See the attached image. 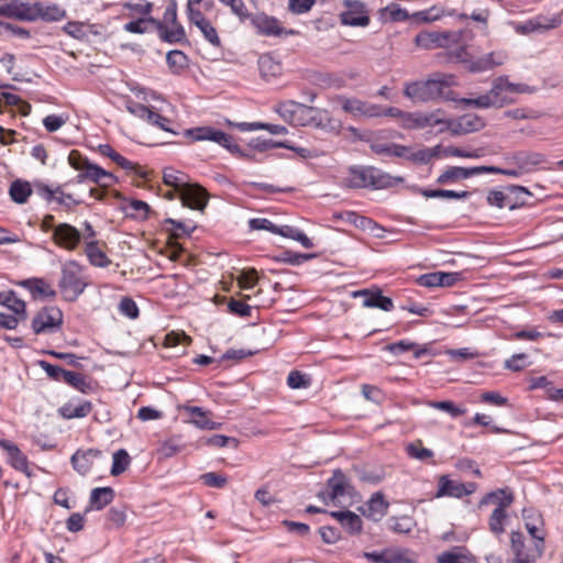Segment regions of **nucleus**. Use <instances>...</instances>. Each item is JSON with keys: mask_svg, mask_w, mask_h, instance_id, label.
Wrapping results in <instances>:
<instances>
[{"mask_svg": "<svg viewBox=\"0 0 563 563\" xmlns=\"http://www.w3.org/2000/svg\"><path fill=\"white\" fill-rule=\"evenodd\" d=\"M86 27L87 24L84 22L70 21L63 26V31L74 38L84 40L88 35Z\"/></svg>", "mask_w": 563, "mask_h": 563, "instance_id": "nucleus-53", "label": "nucleus"}, {"mask_svg": "<svg viewBox=\"0 0 563 563\" xmlns=\"http://www.w3.org/2000/svg\"><path fill=\"white\" fill-rule=\"evenodd\" d=\"M22 287L26 288L34 298H55L56 291L43 278H30L21 282Z\"/></svg>", "mask_w": 563, "mask_h": 563, "instance_id": "nucleus-29", "label": "nucleus"}, {"mask_svg": "<svg viewBox=\"0 0 563 563\" xmlns=\"http://www.w3.org/2000/svg\"><path fill=\"white\" fill-rule=\"evenodd\" d=\"M220 2L230 7L232 13L239 16L241 21L251 18L243 0H220Z\"/></svg>", "mask_w": 563, "mask_h": 563, "instance_id": "nucleus-60", "label": "nucleus"}, {"mask_svg": "<svg viewBox=\"0 0 563 563\" xmlns=\"http://www.w3.org/2000/svg\"><path fill=\"white\" fill-rule=\"evenodd\" d=\"M277 112L289 123L302 126H320L328 114L327 111L319 108L309 107L292 100L279 102Z\"/></svg>", "mask_w": 563, "mask_h": 563, "instance_id": "nucleus-3", "label": "nucleus"}, {"mask_svg": "<svg viewBox=\"0 0 563 563\" xmlns=\"http://www.w3.org/2000/svg\"><path fill=\"white\" fill-rule=\"evenodd\" d=\"M124 7L129 9L133 14L140 15L139 18H152L151 12L153 10V4L148 1H132L128 2Z\"/></svg>", "mask_w": 563, "mask_h": 563, "instance_id": "nucleus-52", "label": "nucleus"}, {"mask_svg": "<svg viewBox=\"0 0 563 563\" xmlns=\"http://www.w3.org/2000/svg\"><path fill=\"white\" fill-rule=\"evenodd\" d=\"M450 33L424 32L416 36V43L423 48L446 47L451 42Z\"/></svg>", "mask_w": 563, "mask_h": 563, "instance_id": "nucleus-26", "label": "nucleus"}, {"mask_svg": "<svg viewBox=\"0 0 563 563\" xmlns=\"http://www.w3.org/2000/svg\"><path fill=\"white\" fill-rule=\"evenodd\" d=\"M507 504L508 501L499 505V508H494L488 518L489 531L495 536H500L505 532V526L508 520Z\"/></svg>", "mask_w": 563, "mask_h": 563, "instance_id": "nucleus-34", "label": "nucleus"}, {"mask_svg": "<svg viewBox=\"0 0 563 563\" xmlns=\"http://www.w3.org/2000/svg\"><path fill=\"white\" fill-rule=\"evenodd\" d=\"M258 67L263 77H275L280 70L282 66L271 55H263L258 59Z\"/></svg>", "mask_w": 563, "mask_h": 563, "instance_id": "nucleus-40", "label": "nucleus"}, {"mask_svg": "<svg viewBox=\"0 0 563 563\" xmlns=\"http://www.w3.org/2000/svg\"><path fill=\"white\" fill-rule=\"evenodd\" d=\"M53 240L58 246L73 251L78 246L81 234L75 227L60 223L54 228Z\"/></svg>", "mask_w": 563, "mask_h": 563, "instance_id": "nucleus-16", "label": "nucleus"}, {"mask_svg": "<svg viewBox=\"0 0 563 563\" xmlns=\"http://www.w3.org/2000/svg\"><path fill=\"white\" fill-rule=\"evenodd\" d=\"M345 10L340 13L341 23L349 26H367L369 15L365 4L360 0H343Z\"/></svg>", "mask_w": 563, "mask_h": 563, "instance_id": "nucleus-10", "label": "nucleus"}, {"mask_svg": "<svg viewBox=\"0 0 563 563\" xmlns=\"http://www.w3.org/2000/svg\"><path fill=\"white\" fill-rule=\"evenodd\" d=\"M484 174L483 166L476 167H459L452 166L445 169L437 179V183L440 185H449L454 184L461 179H466L474 175Z\"/></svg>", "mask_w": 563, "mask_h": 563, "instance_id": "nucleus-20", "label": "nucleus"}, {"mask_svg": "<svg viewBox=\"0 0 563 563\" xmlns=\"http://www.w3.org/2000/svg\"><path fill=\"white\" fill-rule=\"evenodd\" d=\"M163 180L165 185L173 187L179 194L188 183V176L173 167H167L163 172Z\"/></svg>", "mask_w": 563, "mask_h": 563, "instance_id": "nucleus-36", "label": "nucleus"}, {"mask_svg": "<svg viewBox=\"0 0 563 563\" xmlns=\"http://www.w3.org/2000/svg\"><path fill=\"white\" fill-rule=\"evenodd\" d=\"M91 402L84 400L77 404L74 401H69L62 406L58 412L65 419H74L87 417L91 412Z\"/></svg>", "mask_w": 563, "mask_h": 563, "instance_id": "nucleus-33", "label": "nucleus"}, {"mask_svg": "<svg viewBox=\"0 0 563 563\" xmlns=\"http://www.w3.org/2000/svg\"><path fill=\"white\" fill-rule=\"evenodd\" d=\"M151 26L162 29L163 23L154 18H137L124 24L123 29L130 33L144 34L151 30Z\"/></svg>", "mask_w": 563, "mask_h": 563, "instance_id": "nucleus-35", "label": "nucleus"}, {"mask_svg": "<svg viewBox=\"0 0 563 563\" xmlns=\"http://www.w3.org/2000/svg\"><path fill=\"white\" fill-rule=\"evenodd\" d=\"M380 15L384 21H406L409 18L408 12L400 8L396 3H391L390 5L380 10Z\"/></svg>", "mask_w": 563, "mask_h": 563, "instance_id": "nucleus-46", "label": "nucleus"}, {"mask_svg": "<svg viewBox=\"0 0 563 563\" xmlns=\"http://www.w3.org/2000/svg\"><path fill=\"white\" fill-rule=\"evenodd\" d=\"M159 32L161 38L167 43H178L185 38V30L180 24L172 25L170 29H167L163 24L162 29H156Z\"/></svg>", "mask_w": 563, "mask_h": 563, "instance_id": "nucleus-44", "label": "nucleus"}, {"mask_svg": "<svg viewBox=\"0 0 563 563\" xmlns=\"http://www.w3.org/2000/svg\"><path fill=\"white\" fill-rule=\"evenodd\" d=\"M440 146L426 147L413 151L410 148L409 159L419 164H428L432 158L438 156Z\"/></svg>", "mask_w": 563, "mask_h": 563, "instance_id": "nucleus-45", "label": "nucleus"}, {"mask_svg": "<svg viewBox=\"0 0 563 563\" xmlns=\"http://www.w3.org/2000/svg\"><path fill=\"white\" fill-rule=\"evenodd\" d=\"M400 177H393L378 168L367 167H351L345 183L351 188H367L374 189L388 188L401 181Z\"/></svg>", "mask_w": 563, "mask_h": 563, "instance_id": "nucleus-2", "label": "nucleus"}, {"mask_svg": "<svg viewBox=\"0 0 563 563\" xmlns=\"http://www.w3.org/2000/svg\"><path fill=\"white\" fill-rule=\"evenodd\" d=\"M515 164L522 168L525 173L531 172L536 166L547 161L545 155L538 152H517L512 157Z\"/></svg>", "mask_w": 563, "mask_h": 563, "instance_id": "nucleus-31", "label": "nucleus"}, {"mask_svg": "<svg viewBox=\"0 0 563 563\" xmlns=\"http://www.w3.org/2000/svg\"><path fill=\"white\" fill-rule=\"evenodd\" d=\"M32 3L22 0H0V15L30 21Z\"/></svg>", "mask_w": 563, "mask_h": 563, "instance_id": "nucleus-18", "label": "nucleus"}, {"mask_svg": "<svg viewBox=\"0 0 563 563\" xmlns=\"http://www.w3.org/2000/svg\"><path fill=\"white\" fill-rule=\"evenodd\" d=\"M191 422L200 429H214V423L209 420L207 413L200 407H189Z\"/></svg>", "mask_w": 563, "mask_h": 563, "instance_id": "nucleus-47", "label": "nucleus"}, {"mask_svg": "<svg viewBox=\"0 0 563 563\" xmlns=\"http://www.w3.org/2000/svg\"><path fill=\"white\" fill-rule=\"evenodd\" d=\"M522 516L525 519V526L532 539V545L530 548H538L540 552H544V540L545 532L543 529V520L541 516L533 510H523Z\"/></svg>", "mask_w": 563, "mask_h": 563, "instance_id": "nucleus-12", "label": "nucleus"}, {"mask_svg": "<svg viewBox=\"0 0 563 563\" xmlns=\"http://www.w3.org/2000/svg\"><path fill=\"white\" fill-rule=\"evenodd\" d=\"M328 488L329 493L325 495L323 493H319V497L325 500L328 497L330 500H335L340 497L350 494L351 486L341 470H335L333 475L328 479Z\"/></svg>", "mask_w": 563, "mask_h": 563, "instance_id": "nucleus-17", "label": "nucleus"}, {"mask_svg": "<svg viewBox=\"0 0 563 563\" xmlns=\"http://www.w3.org/2000/svg\"><path fill=\"white\" fill-rule=\"evenodd\" d=\"M63 323V312L55 306L44 307L32 320V329L36 334L54 332Z\"/></svg>", "mask_w": 563, "mask_h": 563, "instance_id": "nucleus-7", "label": "nucleus"}, {"mask_svg": "<svg viewBox=\"0 0 563 563\" xmlns=\"http://www.w3.org/2000/svg\"><path fill=\"white\" fill-rule=\"evenodd\" d=\"M89 262L93 266L98 267H107L110 264L109 258L107 255L99 249L98 243L96 241H89L86 244L85 250Z\"/></svg>", "mask_w": 563, "mask_h": 563, "instance_id": "nucleus-38", "label": "nucleus"}, {"mask_svg": "<svg viewBox=\"0 0 563 563\" xmlns=\"http://www.w3.org/2000/svg\"><path fill=\"white\" fill-rule=\"evenodd\" d=\"M202 33L206 41H208L212 46L220 47L221 40L218 35L216 27L211 24L209 20L203 22L201 25L197 26Z\"/></svg>", "mask_w": 563, "mask_h": 563, "instance_id": "nucleus-55", "label": "nucleus"}, {"mask_svg": "<svg viewBox=\"0 0 563 563\" xmlns=\"http://www.w3.org/2000/svg\"><path fill=\"white\" fill-rule=\"evenodd\" d=\"M455 85L454 75L435 73L426 80L407 82L404 95L413 103H427L439 99L455 100V93L450 89Z\"/></svg>", "mask_w": 563, "mask_h": 563, "instance_id": "nucleus-1", "label": "nucleus"}, {"mask_svg": "<svg viewBox=\"0 0 563 563\" xmlns=\"http://www.w3.org/2000/svg\"><path fill=\"white\" fill-rule=\"evenodd\" d=\"M388 507L384 494L376 492L362 508V514L373 521H379L387 514Z\"/></svg>", "mask_w": 563, "mask_h": 563, "instance_id": "nucleus-21", "label": "nucleus"}, {"mask_svg": "<svg viewBox=\"0 0 563 563\" xmlns=\"http://www.w3.org/2000/svg\"><path fill=\"white\" fill-rule=\"evenodd\" d=\"M179 197L184 206L196 210H203L208 203L207 191L196 184L187 183L179 192Z\"/></svg>", "mask_w": 563, "mask_h": 563, "instance_id": "nucleus-14", "label": "nucleus"}, {"mask_svg": "<svg viewBox=\"0 0 563 563\" xmlns=\"http://www.w3.org/2000/svg\"><path fill=\"white\" fill-rule=\"evenodd\" d=\"M36 188L40 196L47 202L55 201L68 210L81 203V200H77L73 195L66 194L62 186H57L55 189H52L47 185L40 184Z\"/></svg>", "mask_w": 563, "mask_h": 563, "instance_id": "nucleus-15", "label": "nucleus"}, {"mask_svg": "<svg viewBox=\"0 0 563 563\" xmlns=\"http://www.w3.org/2000/svg\"><path fill=\"white\" fill-rule=\"evenodd\" d=\"M450 58L456 63L464 64L465 67L470 66L473 56L468 53L465 46H459L450 51Z\"/></svg>", "mask_w": 563, "mask_h": 563, "instance_id": "nucleus-64", "label": "nucleus"}, {"mask_svg": "<svg viewBox=\"0 0 563 563\" xmlns=\"http://www.w3.org/2000/svg\"><path fill=\"white\" fill-rule=\"evenodd\" d=\"M438 563H476L475 558L465 547H454L437 556Z\"/></svg>", "mask_w": 563, "mask_h": 563, "instance_id": "nucleus-28", "label": "nucleus"}, {"mask_svg": "<svg viewBox=\"0 0 563 563\" xmlns=\"http://www.w3.org/2000/svg\"><path fill=\"white\" fill-rule=\"evenodd\" d=\"M329 515L338 520L349 533L356 534L362 531L363 525L358 515L350 510L330 511Z\"/></svg>", "mask_w": 563, "mask_h": 563, "instance_id": "nucleus-27", "label": "nucleus"}, {"mask_svg": "<svg viewBox=\"0 0 563 563\" xmlns=\"http://www.w3.org/2000/svg\"><path fill=\"white\" fill-rule=\"evenodd\" d=\"M515 497L510 489L508 488H498L496 490H493L490 493L485 494L482 499L479 500L478 507L487 506V505H494L495 508H499L501 504L507 503V509L511 506L514 503Z\"/></svg>", "mask_w": 563, "mask_h": 563, "instance_id": "nucleus-30", "label": "nucleus"}, {"mask_svg": "<svg viewBox=\"0 0 563 563\" xmlns=\"http://www.w3.org/2000/svg\"><path fill=\"white\" fill-rule=\"evenodd\" d=\"M64 383L81 393H88L91 389V384L86 379V376L77 372L68 371L64 378Z\"/></svg>", "mask_w": 563, "mask_h": 563, "instance_id": "nucleus-42", "label": "nucleus"}, {"mask_svg": "<svg viewBox=\"0 0 563 563\" xmlns=\"http://www.w3.org/2000/svg\"><path fill=\"white\" fill-rule=\"evenodd\" d=\"M342 109L355 118L382 117V107L356 98L342 100Z\"/></svg>", "mask_w": 563, "mask_h": 563, "instance_id": "nucleus-13", "label": "nucleus"}, {"mask_svg": "<svg viewBox=\"0 0 563 563\" xmlns=\"http://www.w3.org/2000/svg\"><path fill=\"white\" fill-rule=\"evenodd\" d=\"M507 91L505 87V77H498L494 80L492 89L486 93L490 100L495 101V107H504L507 103H510L511 100H508L503 92Z\"/></svg>", "mask_w": 563, "mask_h": 563, "instance_id": "nucleus-39", "label": "nucleus"}, {"mask_svg": "<svg viewBox=\"0 0 563 563\" xmlns=\"http://www.w3.org/2000/svg\"><path fill=\"white\" fill-rule=\"evenodd\" d=\"M251 146L263 152L275 147H289V144L286 142H276L271 139L256 137L251 141Z\"/></svg>", "mask_w": 563, "mask_h": 563, "instance_id": "nucleus-62", "label": "nucleus"}, {"mask_svg": "<svg viewBox=\"0 0 563 563\" xmlns=\"http://www.w3.org/2000/svg\"><path fill=\"white\" fill-rule=\"evenodd\" d=\"M114 498V490L111 487L93 488L89 497V507L87 510H101L108 506Z\"/></svg>", "mask_w": 563, "mask_h": 563, "instance_id": "nucleus-32", "label": "nucleus"}, {"mask_svg": "<svg viewBox=\"0 0 563 563\" xmlns=\"http://www.w3.org/2000/svg\"><path fill=\"white\" fill-rule=\"evenodd\" d=\"M422 196L426 198L466 199L470 196V192L448 189H426L422 191Z\"/></svg>", "mask_w": 563, "mask_h": 563, "instance_id": "nucleus-43", "label": "nucleus"}, {"mask_svg": "<svg viewBox=\"0 0 563 563\" xmlns=\"http://www.w3.org/2000/svg\"><path fill=\"white\" fill-rule=\"evenodd\" d=\"M445 123V112L441 109H437L428 112H408L406 121L400 123L402 129L407 130H419L426 128H443Z\"/></svg>", "mask_w": 563, "mask_h": 563, "instance_id": "nucleus-6", "label": "nucleus"}, {"mask_svg": "<svg viewBox=\"0 0 563 563\" xmlns=\"http://www.w3.org/2000/svg\"><path fill=\"white\" fill-rule=\"evenodd\" d=\"M429 406L434 409L442 410L449 413L451 417L456 418L465 413V409L457 407L453 401H430Z\"/></svg>", "mask_w": 563, "mask_h": 563, "instance_id": "nucleus-54", "label": "nucleus"}, {"mask_svg": "<svg viewBox=\"0 0 563 563\" xmlns=\"http://www.w3.org/2000/svg\"><path fill=\"white\" fill-rule=\"evenodd\" d=\"M40 366L45 371L47 376L56 382H64L67 369L62 368L58 365H53L46 361H40Z\"/></svg>", "mask_w": 563, "mask_h": 563, "instance_id": "nucleus-61", "label": "nucleus"}, {"mask_svg": "<svg viewBox=\"0 0 563 563\" xmlns=\"http://www.w3.org/2000/svg\"><path fill=\"white\" fill-rule=\"evenodd\" d=\"M166 62L170 68L178 73L187 67L188 58L185 53L175 49L167 53Z\"/></svg>", "mask_w": 563, "mask_h": 563, "instance_id": "nucleus-51", "label": "nucleus"}, {"mask_svg": "<svg viewBox=\"0 0 563 563\" xmlns=\"http://www.w3.org/2000/svg\"><path fill=\"white\" fill-rule=\"evenodd\" d=\"M101 454V451L97 449L78 450L73 454L70 462L76 472L86 475L92 468L93 461L99 459Z\"/></svg>", "mask_w": 563, "mask_h": 563, "instance_id": "nucleus-22", "label": "nucleus"}, {"mask_svg": "<svg viewBox=\"0 0 563 563\" xmlns=\"http://www.w3.org/2000/svg\"><path fill=\"white\" fill-rule=\"evenodd\" d=\"M406 452L409 457L418 461H427L432 459L434 455L433 451L422 446L421 440H417L415 442L409 443L406 446Z\"/></svg>", "mask_w": 563, "mask_h": 563, "instance_id": "nucleus-41", "label": "nucleus"}, {"mask_svg": "<svg viewBox=\"0 0 563 563\" xmlns=\"http://www.w3.org/2000/svg\"><path fill=\"white\" fill-rule=\"evenodd\" d=\"M484 121L482 118L474 113H466L456 119H446L443 128L439 129L440 133L450 131L453 135H464L479 131L484 128Z\"/></svg>", "mask_w": 563, "mask_h": 563, "instance_id": "nucleus-8", "label": "nucleus"}, {"mask_svg": "<svg viewBox=\"0 0 563 563\" xmlns=\"http://www.w3.org/2000/svg\"><path fill=\"white\" fill-rule=\"evenodd\" d=\"M67 18L66 9L53 2L32 3L30 21L58 22Z\"/></svg>", "mask_w": 563, "mask_h": 563, "instance_id": "nucleus-11", "label": "nucleus"}, {"mask_svg": "<svg viewBox=\"0 0 563 563\" xmlns=\"http://www.w3.org/2000/svg\"><path fill=\"white\" fill-rule=\"evenodd\" d=\"M210 141L220 144L221 146L228 148L229 151L233 152L239 148L236 144H233L232 136L223 131L213 129V132L211 133Z\"/></svg>", "mask_w": 563, "mask_h": 563, "instance_id": "nucleus-58", "label": "nucleus"}, {"mask_svg": "<svg viewBox=\"0 0 563 563\" xmlns=\"http://www.w3.org/2000/svg\"><path fill=\"white\" fill-rule=\"evenodd\" d=\"M528 358L529 356L526 353L514 354L506 360L505 367L512 372H519L531 364Z\"/></svg>", "mask_w": 563, "mask_h": 563, "instance_id": "nucleus-57", "label": "nucleus"}, {"mask_svg": "<svg viewBox=\"0 0 563 563\" xmlns=\"http://www.w3.org/2000/svg\"><path fill=\"white\" fill-rule=\"evenodd\" d=\"M251 22L257 32L266 36H276L282 34L283 29L279 26L278 20L264 13L251 16Z\"/></svg>", "mask_w": 563, "mask_h": 563, "instance_id": "nucleus-24", "label": "nucleus"}, {"mask_svg": "<svg viewBox=\"0 0 563 563\" xmlns=\"http://www.w3.org/2000/svg\"><path fill=\"white\" fill-rule=\"evenodd\" d=\"M87 285L82 268L77 262L68 261L63 265L58 286L66 300L75 301L85 291Z\"/></svg>", "mask_w": 563, "mask_h": 563, "instance_id": "nucleus-4", "label": "nucleus"}, {"mask_svg": "<svg viewBox=\"0 0 563 563\" xmlns=\"http://www.w3.org/2000/svg\"><path fill=\"white\" fill-rule=\"evenodd\" d=\"M119 311L130 319H135L139 316V308L132 298L123 297L119 303Z\"/></svg>", "mask_w": 563, "mask_h": 563, "instance_id": "nucleus-63", "label": "nucleus"}, {"mask_svg": "<svg viewBox=\"0 0 563 563\" xmlns=\"http://www.w3.org/2000/svg\"><path fill=\"white\" fill-rule=\"evenodd\" d=\"M69 165L78 170V175L74 179L75 183L81 184L86 180H90L96 184H100L102 178H112V174L104 170L100 166L92 164L87 157L82 156L77 150L70 151L68 155Z\"/></svg>", "mask_w": 563, "mask_h": 563, "instance_id": "nucleus-5", "label": "nucleus"}, {"mask_svg": "<svg viewBox=\"0 0 563 563\" xmlns=\"http://www.w3.org/2000/svg\"><path fill=\"white\" fill-rule=\"evenodd\" d=\"M131 459L128 452L123 449L118 450L113 454V463L111 467V475L118 476L122 474L130 465Z\"/></svg>", "mask_w": 563, "mask_h": 563, "instance_id": "nucleus-49", "label": "nucleus"}, {"mask_svg": "<svg viewBox=\"0 0 563 563\" xmlns=\"http://www.w3.org/2000/svg\"><path fill=\"white\" fill-rule=\"evenodd\" d=\"M201 1L202 0H188L187 2L188 20L196 26L201 25L208 20L199 9L195 8V5H198Z\"/></svg>", "mask_w": 563, "mask_h": 563, "instance_id": "nucleus-56", "label": "nucleus"}, {"mask_svg": "<svg viewBox=\"0 0 563 563\" xmlns=\"http://www.w3.org/2000/svg\"><path fill=\"white\" fill-rule=\"evenodd\" d=\"M354 296L364 297L363 305L368 308H379L384 311H390L394 308V302L389 297L382 295L380 290L371 292L369 290H358L354 292Z\"/></svg>", "mask_w": 563, "mask_h": 563, "instance_id": "nucleus-25", "label": "nucleus"}, {"mask_svg": "<svg viewBox=\"0 0 563 563\" xmlns=\"http://www.w3.org/2000/svg\"><path fill=\"white\" fill-rule=\"evenodd\" d=\"M5 302L4 307L13 311L14 314L20 316L22 320L26 319V305L22 299L16 297L13 290H9V297Z\"/></svg>", "mask_w": 563, "mask_h": 563, "instance_id": "nucleus-50", "label": "nucleus"}, {"mask_svg": "<svg viewBox=\"0 0 563 563\" xmlns=\"http://www.w3.org/2000/svg\"><path fill=\"white\" fill-rule=\"evenodd\" d=\"M476 487L475 483H462L451 479L448 475H441L438 479V489L434 497L462 498L472 495L476 490Z\"/></svg>", "mask_w": 563, "mask_h": 563, "instance_id": "nucleus-9", "label": "nucleus"}, {"mask_svg": "<svg viewBox=\"0 0 563 563\" xmlns=\"http://www.w3.org/2000/svg\"><path fill=\"white\" fill-rule=\"evenodd\" d=\"M0 448L7 451L9 455V462L13 468L23 472L27 476L31 475V473L29 472V462L26 455L22 453L21 450L14 443L8 440H1Z\"/></svg>", "mask_w": 563, "mask_h": 563, "instance_id": "nucleus-23", "label": "nucleus"}, {"mask_svg": "<svg viewBox=\"0 0 563 563\" xmlns=\"http://www.w3.org/2000/svg\"><path fill=\"white\" fill-rule=\"evenodd\" d=\"M9 194L16 203H25L32 194V188L27 181L15 180L11 184Z\"/></svg>", "mask_w": 563, "mask_h": 563, "instance_id": "nucleus-37", "label": "nucleus"}, {"mask_svg": "<svg viewBox=\"0 0 563 563\" xmlns=\"http://www.w3.org/2000/svg\"><path fill=\"white\" fill-rule=\"evenodd\" d=\"M520 539L521 537L517 532H511L510 545L515 556L514 563H536L543 553L538 548H529L525 551Z\"/></svg>", "mask_w": 563, "mask_h": 563, "instance_id": "nucleus-19", "label": "nucleus"}, {"mask_svg": "<svg viewBox=\"0 0 563 563\" xmlns=\"http://www.w3.org/2000/svg\"><path fill=\"white\" fill-rule=\"evenodd\" d=\"M487 202L490 206H495L500 209L506 207H508L509 209L515 208V203L511 201L509 195L501 190H490L487 194Z\"/></svg>", "mask_w": 563, "mask_h": 563, "instance_id": "nucleus-48", "label": "nucleus"}, {"mask_svg": "<svg viewBox=\"0 0 563 563\" xmlns=\"http://www.w3.org/2000/svg\"><path fill=\"white\" fill-rule=\"evenodd\" d=\"M287 385L292 389L307 388L310 385V378L298 371H291L287 377Z\"/></svg>", "mask_w": 563, "mask_h": 563, "instance_id": "nucleus-59", "label": "nucleus"}]
</instances>
